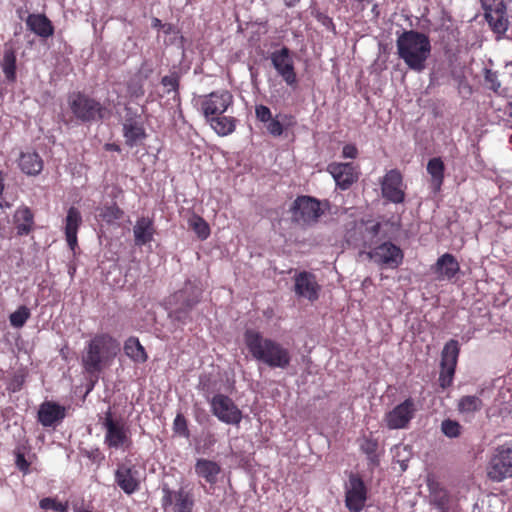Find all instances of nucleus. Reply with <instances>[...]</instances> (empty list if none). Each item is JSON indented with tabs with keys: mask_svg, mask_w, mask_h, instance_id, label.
Masks as SVG:
<instances>
[{
	"mask_svg": "<svg viewBox=\"0 0 512 512\" xmlns=\"http://www.w3.org/2000/svg\"><path fill=\"white\" fill-rule=\"evenodd\" d=\"M244 340L249 352L256 360L271 368L285 369L289 366L290 353L280 343L264 338L261 333L252 329L246 330Z\"/></svg>",
	"mask_w": 512,
	"mask_h": 512,
	"instance_id": "f257e3e1",
	"label": "nucleus"
},
{
	"mask_svg": "<svg viewBox=\"0 0 512 512\" xmlns=\"http://www.w3.org/2000/svg\"><path fill=\"white\" fill-rule=\"evenodd\" d=\"M397 53L409 69L422 72L431 53L430 39L424 33L403 31L396 40Z\"/></svg>",
	"mask_w": 512,
	"mask_h": 512,
	"instance_id": "f03ea898",
	"label": "nucleus"
},
{
	"mask_svg": "<svg viewBox=\"0 0 512 512\" xmlns=\"http://www.w3.org/2000/svg\"><path fill=\"white\" fill-rule=\"evenodd\" d=\"M118 343L108 335L95 336L88 343L83 355L82 364L89 374L102 370V363L116 354Z\"/></svg>",
	"mask_w": 512,
	"mask_h": 512,
	"instance_id": "7ed1b4c3",
	"label": "nucleus"
},
{
	"mask_svg": "<svg viewBox=\"0 0 512 512\" xmlns=\"http://www.w3.org/2000/svg\"><path fill=\"white\" fill-rule=\"evenodd\" d=\"M388 238L383 224L373 220H361L346 234L347 243L355 248L373 249L381 241Z\"/></svg>",
	"mask_w": 512,
	"mask_h": 512,
	"instance_id": "20e7f679",
	"label": "nucleus"
},
{
	"mask_svg": "<svg viewBox=\"0 0 512 512\" xmlns=\"http://www.w3.org/2000/svg\"><path fill=\"white\" fill-rule=\"evenodd\" d=\"M200 300V291L186 284L185 287L174 293L170 299V304L174 305L168 316L172 321L185 324L190 318V311Z\"/></svg>",
	"mask_w": 512,
	"mask_h": 512,
	"instance_id": "39448f33",
	"label": "nucleus"
},
{
	"mask_svg": "<svg viewBox=\"0 0 512 512\" xmlns=\"http://www.w3.org/2000/svg\"><path fill=\"white\" fill-rule=\"evenodd\" d=\"M200 300V291L186 284L185 287L174 293L170 299V304L174 305L168 316L172 321L185 324L190 318V311Z\"/></svg>",
	"mask_w": 512,
	"mask_h": 512,
	"instance_id": "423d86ee",
	"label": "nucleus"
},
{
	"mask_svg": "<svg viewBox=\"0 0 512 512\" xmlns=\"http://www.w3.org/2000/svg\"><path fill=\"white\" fill-rule=\"evenodd\" d=\"M200 300V291L186 284L185 287L174 293L170 299V304L174 305L168 316L172 321L185 324L190 318V311Z\"/></svg>",
	"mask_w": 512,
	"mask_h": 512,
	"instance_id": "0eeeda50",
	"label": "nucleus"
},
{
	"mask_svg": "<svg viewBox=\"0 0 512 512\" xmlns=\"http://www.w3.org/2000/svg\"><path fill=\"white\" fill-rule=\"evenodd\" d=\"M162 499L161 507L167 512L172 508L173 512H192L195 499L189 485H181L177 490L171 489L168 484L161 486Z\"/></svg>",
	"mask_w": 512,
	"mask_h": 512,
	"instance_id": "6e6552de",
	"label": "nucleus"
},
{
	"mask_svg": "<svg viewBox=\"0 0 512 512\" xmlns=\"http://www.w3.org/2000/svg\"><path fill=\"white\" fill-rule=\"evenodd\" d=\"M68 103L74 116L82 122L99 121L104 118L105 108L98 101L82 93L72 94Z\"/></svg>",
	"mask_w": 512,
	"mask_h": 512,
	"instance_id": "1a4fd4ad",
	"label": "nucleus"
},
{
	"mask_svg": "<svg viewBox=\"0 0 512 512\" xmlns=\"http://www.w3.org/2000/svg\"><path fill=\"white\" fill-rule=\"evenodd\" d=\"M292 221L299 225H313L323 214L321 202L311 196H298L290 208Z\"/></svg>",
	"mask_w": 512,
	"mask_h": 512,
	"instance_id": "9d476101",
	"label": "nucleus"
},
{
	"mask_svg": "<svg viewBox=\"0 0 512 512\" xmlns=\"http://www.w3.org/2000/svg\"><path fill=\"white\" fill-rule=\"evenodd\" d=\"M487 475L496 482L512 477V443L495 449L487 466Z\"/></svg>",
	"mask_w": 512,
	"mask_h": 512,
	"instance_id": "9b49d317",
	"label": "nucleus"
},
{
	"mask_svg": "<svg viewBox=\"0 0 512 512\" xmlns=\"http://www.w3.org/2000/svg\"><path fill=\"white\" fill-rule=\"evenodd\" d=\"M360 255H366L379 265L397 268L403 261L402 250L387 239L381 241L371 250H360Z\"/></svg>",
	"mask_w": 512,
	"mask_h": 512,
	"instance_id": "f8f14e48",
	"label": "nucleus"
},
{
	"mask_svg": "<svg viewBox=\"0 0 512 512\" xmlns=\"http://www.w3.org/2000/svg\"><path fill=\"white\" fill-rule=\"evenodd\" d=\"M211 411L221 422L238 425L242 420V412L233 400L224 394H216L210 400Z\"/></svg>",
	"mask_w": 512,
	"mask_h": 512,
	"instance_id": "ddd939ff",
	"label": "nucleus"
},
{
	"mask_svg": "<svg viewBox=\"0 0 512 512\" xmlns=\"http://www.w3.org/2000/svg\"><path fill=\"white\" fill-rule=\"evenodd\" d=\"M416 412L415 400L407 398L385 414L384 422L391 430L406 429Z\"/></svg>",
	"mask_w": 512,
	"mask_h": 512,
	"instance_id": "4468645a",
	"label": "nucleus"
},
{
	"mask_svg": "<svg viewBox=\"0 0 512 512\" xmlns=\"http://www.w3.org/2000/svg\"><path fill=\"white\" fill-rule=\"evenodd\" d=\"M103 426L106 429L105 443L109 447L118 449L130 443L124 423L114 420L110 409L105 414Z\"/></svg>",
	"mask_w": 512,
	"mask_h": 512,
	"instance_id": "2eb2a0df",
	"label": "nucleus"
},
{
	"mask_svg": "<svg viewBox=\"0 0 512 512\" xmlns=\"http://www.w3.org/2000/svg\"><path fill=\"white\" fill-rule=\"evenodd\" d=\"M232 103L233 96L229 91H215L204 96L201 109L205 119H209L212 116L222 115Z\"/></svg>",
	"mask_w": 512,
	"mask_h": 512,
	"instance_id": "dca6fc26",
	"label": "nucleus"
},
{
	"mask_svg": "<svg viewBox=\"0 0 512 512\" xmlns=\"http://www.w3.org/2000/svg\"><path fill=\"white\" fill-rule=\"evenodd\" d=\"M270 59L273 67L285 83L289 86H294L297 83V77L290 50L284 46L280 50L272 52Z\"/></svg>",
	"mask_w": 512,
	"mask_h": 512,
	"instance_id": "f3484780",
	"label": "nucleus"
},
{
	"mask_svg": "<svg viewBox=\"0 0 512 512\" xmlns=\"http://www.w3.org/2000/svg\"><path fill=\"white\" fill-rule=\"evenodd\" d=\"M382 196L390 202L402 203L405 193L402 189V175L397 169L388 171L381 182Z\"/></svg>",
	"mask_w": 512,
	"mask_h": 512,
	"instance_id": "a211bd4d",
	"label": "nucleus"
},
{
	"mask_svg": "<svg viewBox=\"0 0 512 512\" xmlns=\"http://www.w3.org/2000/svg\"><path fill=\"white\" fill-rule=\"evenodd\" d=\"M366 501V488L358 476L351 474L349 487L346 490L345 504L350 512H360Z\"/></svg>",
	"mask_w": 512,
	"mask_h": 512,
	"instance_id": "6ab92c4d",
	"label": "nucleus"
},
{
	"mask_svg": "<svg viewBox=\"0 0 512 512\" xmlns=\"http://www.w3.org/2000/svg\"><path fill=\"white\" fill-rule=\"evenodd\" d=\"M66 416L64 406L56 402L45 401L38 410V421L44 427H52L58 425Z\"/></svg>",
	"mask_w": 512,
	"mask_h": 512,
	"instance_id": "aec40b11",
	"label": "nucleus"
},
{
	"mask_svg": "<svg viewBox=\"0 0 512 512\" xmlns=\"http://www.w3.org/2000/svg\"><path fill=\"white\" fill-rule=\"evenodd\" d=\"M320 286L312 273L303 271L295 276V293L299 297L315 301L318 299Z\"/></svg>",
	"mask_w": 512,
	"mask_h": 512,
	"instance_id": "412c9836",
	"label": "nucleus"
},
{
	"mask_svg": "<svg viewBox=\"0 0 512 512\" xmlns=\"http://www.w3.org/2000/svg\"><path fill=\"white\" fill-rule=\"evenodd\" d=\"M438 280H451L460 271V265L456 257L450 253L441 255L432 267Z\"/></svg>",
	"mask_w": 512,
	"mask_h": 512,
	"instance_id": "4be33fe9",
	"label": "nucleus"
},
{
	"mask_svg": "<svg viewBox=\"0 0 512 512\" xmlns=\"http://www.w3.org/2000/svg\"><path fill=\"white\" fill-rule=\"evenodd\" d=\"M328 171L342 189L349 188L358 178L351 163H332L328 166Z\"/></svg>",
	"mask_w": 512,
	"mask_h": 512,
	"instance_id": "5701e85b",
	"label": "nucleus"
},
{
	"mask_svg": "<svg viewBox=\"0 0 512 512\" xmlns=\"http://www.w3.org/2000/svg\"><path fill=\"white\" fill-rule=\"evenodd\" d=\"M136 474L137 471L132 467L120 464L115 472V481L125 493L132 494L139 488Z\"/></svg>",
	"mask_w": 512,
	"mask_h": 512,
	"instance_id": "b1692460",
	"label": "nucleus"
},
{
	"mask_svg": "<svg viewBox=\"0 0 512 512\" xmlns=\"http://www.w3.org/2000/svg\"><path fill=\"white\" fill-rule=\"evenodd\" d=\"M125 143L134 147L146 138L145 129L140 121L134 117H126L123 123Z\"/></svg>",
	"mask_w": 512,
	"mask_h": 512,
	"instance_id": "393cba45",
	"label": "nucleus"
},
{
	"mask_svg": "<svg viewBox=\"0 0 512 512\" xmlns=\"http://www.w3.org/2000/svg\"><path fill=\"white\" fill-rule=\"evenodd\" d=\"M82 223V216L75 207H70L65 219V235L68 246L71 250H75L77 246V232Z\"/></svg>",
	"mask_w": 512,
	"mask_h": 512,
	"instance_id": "a878e982",
	"label": "nucleus"
},
{
	"mask_svg": "<svg viewBox=\"0 0 512 512\" xmlns=\"http://www.w3.org/2000/svg\"><path fill=\"white\" fill-rule=\"evenodd\" d=\"M429 489V502L434 505L439 512H447L449 509L450 498L448 492L434 479H427Z\"/></svg>",
	"mask_w": 512,
	"mask_h": 512,
	"instance_id": "bb28decb",
	"label": "nucleus"
},
{
	"mask_svg": "<svg viewBox=\"0 0 512 512\" xmlns=\"http://www.w3.org/2000/svg\"><path fill=\"white\" fill-rule=\"evenodd\" d=\"M153 221L148 217H141L133 227L134 241L138 246L146 245L153 240Z\"/></svg>",
	"mask_w": 512,
	"mask_h": 512,
	"instance_id": "cd10ccee",
	"label": "nucleus"
},
{
	"mask_svg": "<svg viewBox=\"0 0 512 512\" xmlns=\"http://www.w3.org/2000/svg\"><path fill=\"white\" fill-rule=\"evenodd\" d=\"M26 25L29 30L43 38L53 35L54 32L51 21L43 14H29Z\"/></svg>",
	"mask_w": 512,
	"mask_h": 512,
	"instance_id": "c85d7f7f",
	"label": "nucleus"
},
{
	"mask_svg": "<svg viewBox=\"0 0 512 512\" xmlns=\"http://www.w3.org/2000/svg\"><path fill=\"white\" fill-rule=\"evenodd\" d=\"M195 472L198 476L204 478L207 483L215 484L217 482V476L221 472V468L218 463L214 461L198 459L195 464Z\"/></svg>",
	"mask_w": 512,
	"mask_h": 512,
	"instance_id": "c756f323",
	"label": "nucleus"
},
{
	"mask_svg": "<svg viewBox=\"0 0 512 512\" xmlns=\"http://www.w3.org/2000/svg\"><path fill=\"white\" fill-rule=\"evenodd\" d=\"M21 170L28 175H37L43 169V162L35 152L22 153L19 160Z\"/></svg>",
	"mask_w": 512,
	"mask_h": 512,
	"instance_id": "7c9ffc66",
	"label": "nucleus"
},
{
	"mask_svg": "<svg viewBox=\"0 0 512 512\" xmlns=\"http://www.w3.org/2000/svg\"><path fill=\"white\" fill-rule=\"evenodd\" d=\"M210 123L213 130L220 136H226L234 132L236 120L234 117L223 115L212 116L206 119Z\"/></svg>",
	"mask_w": 512,
	"mask_h": 512,
	"instance_id": "2f4dec72",
	"label": "nucleus"
},
{
	"mask_svg": "<svg viewBox=\"0 0 512 512\" xmlns=\"http://www.w3.org/2000/svg\"><path fill=\"white\" fill-rule=\"evenodd\" d=\"M444 163L439 157L429 160L427 164V172L431 175L432 185L435 191L440 190L444 179Z\"/></svg>",
	"mask_w": 512,
	"mask_h": 512,
	"instance_id": "473e14b6",
	"label": "nucleus"
},
{
	"mask_svg": "<svg viewBox=\"0 0 512 512\" xmlns=\"http://www.w3.org/2000/svg\"><path fill=\"white\" fill-rule=\"evenodd\" d=\"M124 351L128 357H130L136 362L143 363L148 358L144 347L135 337H130L129 339H127L124 345Z\"/></svg>",
	"mask_w": 512,
	"mask_h": 512,
	"instance_id": "72a5a7b5",
	"label": "nucleus"
},
{
	"mask_svg": "<svg viewBox=\"0 0 512 512\" xmlns=\"http://www.w3.org/2000/svg\"><path fill=\"white\" fill-rule=\"evenodd\" d=\"M1 67L6 79L14 81L16 78V55L11 47L4 50Z\"/></svg>",
	"mask_w": 512,
	"mask_h": 512,
	"instance_id": "f704fd0d",
	"label": "nucleus"
},
{
	"mask_svg": "<svg viewBox=\"0 0 512 512\" xmlns=\"http://www.w3.org/2000/svg\"><path fill=\"white\" fill-rule=\"evenodd\" d=\"M459 344L458 341L451 339L449 340L441 353V364H450L457 365V360L459 356Z\"/></svg>",
	"mask_w": 512,
	"mask_h": 512,
	"instance_id": "c9c22d12",
	"label": "nucleus"
},
{
	"mask_svg": "<svg viewBox=\"0 0 512 512\" xmlns=\"http://www.w3.org/2000/svg\"><path fill=\"white\" fill-rule=\"evenodd\" d=\"M484 13L485 20L496 34H504L508 29L509 21L506 18V14L497 13L495 14Z\"/></svg>",
	"mask_w": 512,
	"mask_h": 512,
	"instance_id": "e433bc0d",
	"label": "nucleus"
},
{
	"mask_svg": "<svg viewBox=\"0 0 512 512\" xmlns=\"http://www.w3.org/2000/svg\"><path fill=\"white\" fill-rule=\"evenodd\" d=\"M482 400L474 395H466L459 399L458 410L461 413H473L482 408Z\"/></svg>",
	"mask_w": 512,
	"mask_h": 512,
	"instance_id": "4c0bfd02",
	"label": "nucleus"
},
{
	"mask_svg": "<svg viewBox=\"0 0 512 512\" xmlns=\"http://www.w3.org/2000/svg\"><path fill=\"white\" fill-rule=\"evenodd\" d=\"M188 224L200 239L205 240L210 235L209 225L202 217L193 214L189 218Z\"/></svg>",
	"mask_w": 512,
	"mask_h": 512,
	"instance_id": "58836bf2",
	"label": "nucleus"
},
{
	"mask_svg": "<svg viewBox=\"0 0 512 512\" xmlns=\"http://www.w3.org/2000/svg\"><path fill=\"white\" fill-rule=\"evenodd\" d=\"M99 217L107 222L112 223L123 216V211L117 206L116 203L105 205L99 209Z\"/></svg>",
	"mask_w": 512,
	"mask_h": 512,
	"instance_id": "ea45409f",
	"label": "nucleus"
},
{
	"mask_svg": "<svg viewBox=\"0 0 512 512\" xmlns=\"http://www.w3.org/2000/svg\"><path fill=\"white\" fill-rule=\"evenodd\" d=\"M378 442L374 439H364L361 443V450L367 455L369 461L374 466L379 464L377 455Z\"/></svg>",
	"mask_w": 512,
	"mask_h": 512,
	"instance_id": "a19ab883",
	"label": "nucleus"
},
{
	"mask_svg": "<svg viewBox=\"0 0 512 512\" xmlns=\"http://www.w3.org/2000/svg\"><path fill=\"white\" fill-rule=\"evenodd\" d=\"M30 317V310L26 306H20L16 311L10 314L9 320L11 326L21 328Z\"/></svg>",
	"mask_w": 512,
	"mask_h": 512,
	"instance_id": "79ce46f5",
	"label": "nucleus"
},
{
	"mask_svg": "<svg viewBox=\"0 0 512 512\" xmlns=\"http://www.w3.org/2000/svg\"><path fill=\"white\" fill-rule=\"evenodd\" d=\"M484 81L488 89L492 90L496 94H501V82L497 71L485 68Z\"/></svg>",
	"mask_w": 512,
	"mask_h": 512,
	"instance_id": "37998d69",
	"label": "nucleus"
},
{
	"mask_svg": "<svg viewBox=\"0 0 512 512\" xmlns=\"http://www.w3.org/2000/svg\"><path fill=\"white\" fill-rule=\"evenodd\" d=\"M462 426L455 420L445 419L441 423L442 433L449 438H456L461 434Z\"/></svg>",
	"mask_w": 512,
	"mask_h": 512,
	"instance_id": "c03bdc74",
	"label": "nucleus"
},
{
	"mask_svg": "<svg viewBox=\"0 0 512 512\" xmlns=\"http://www.w3.org/2000/svg\"><path fill=\"white\" fill-rule=\"evenodd\" d=\"M485 13L506 14V4L503 0H480Z\"/></svg>",
	"mask_w": 512,
	"mask_h": 512,
	"instance_id": "a18cd8bd",
	"label": "nucleus"
},
{
	"mask_svg": "<svg viewBox=\"0 0 512 512\" xmlns=\"http://www.w3.org/2000/svg\"><path fill=\"white\" fill-rule=\"evenodd\" d=\"M179 82L180 76L176 72L166 75L161 79V84L167 88V93L173 91L178 94Z\"/></svg>",
	"mask_w": 512,
	"mask_h": 512,
	"instance_id": "49530a36",
	"label": "nucleus"
},
{
	"mask_svg": "<svg viewBox=\"0 0 512 512\" xmlns=\"http://www.w3.org/2000/svg\"><path fill=\"white\" fill-rule=\"evenodd\" d=\"M40 508L43 510H55L59 512H67L68 511V505L67 503H61L57 502L55 499L52 498H43L40 503Z\"/></svg>",
	"mask_w": 512,
	"mask_h": 512,
	"instance_id": "de8ad7c7",
	"label": "nucleus"
},
{
	"mask_svg": "<svg viewBox=\"0 0 512 512\" xmlns=\"http://www.w3.org/2000/svg\"><path fill=\"white\" fill-rule=\"evenodd\" d=\"M174 431L180 435L188 436L187 421L182 414H177L173 423Z\"/></svg>",
	"mask_w": 512,
	"mask_h": 512,
	"instance_id": "09e8293b",
	"label": "nucleus"
},
{
	"mask_svg": "<svg viewBox=\"0 0 512 512\" xmlns=\"http://www.w3.org/2000/svg\"><path fill=\"white\" fill-rule=\"evenodd\" d=\"M314 16L322 26L331 31L333 34H336V28L331 17L319 11H317Z\"/></svg>",
	"mask_w": 512,
	"mask_h": 512,
	"instance_id": "8fccbe9b",
	"label": "nucleus"
},
{
	"mask_svg": "<svg viewBox=\"0 0 512 512\" xmlns=\"http://www.w3.org/2000/svg\"><path fill=\"white\" fill-rule=\"evenodd\" d=\"M15 455V464L17 468L24 474H27L29 472L30 463L25 459L24 454L19 449L15 451Z\"/></svg>",
	"mask_w": 512,
	"mask_h": 512,
	"instance_id": "3c124183",
	"label": "nucleus"
},
{
	"mask_svg": "<svg viewBox=\"0 0 512 512\" xmlns=\"http://www.w3.org/2000/svg\"><path fill=\"white\" fill-rule=\"evenodd\" d=\"M255 114L257 119L260 120L261 122H268L272 118L270 109L264 105L256 106Z\"/></svg>",
	"mask_w": 512,
	"mask_h": 512,
	"instance_id": "603ef678",
	"label": "nucleus"
},
{
	"mask_svg": "<svg viewBox=\"0 0 512 512\" xmlns=\"http://www.w3.org/2000/svg\"><path fill=\"white\" fill-rule=\"evenodd\" d=\"M15 218L17 221H23L25 223H33V214L31 210L27 207L18 209L15 213Z\"/></svg>",
	"mask_w": 512,
	"mask_h": 512,
	"instance_id": "864d4df0",
	"label": "nucleus"
},
{
	"mask_svg": "<svg viewBox=\"0 0 512 512\" xmlns=\"http://www.w3.org/2000/svg\"><path fill=\"white\" fill-rule=\"evenodd\" d=\"M266 128L273 136H280L283 132V125L278 120L272 118L268 121Z\"/></svg>",
	"mask_w": 512,
	"mask_h": 512,
	"instance_id": "5fc2aeb1",
	"label": "nucleus"
},
{
	"mask_svg": "<svg viewBox=\"0 0 512 512\" xmlns=\"http://www.w3.org/2000/svg\"><path fill=\"white\" fill-rule=\"evenodd\" d=\"M25 382V376L23 374H15L9 383L8 389L13 392L19 391Z\"/></svg>",
	"mask_w": 512,
	"mask_h": 512,
	"instance_id": "6e6d98bb",
	"label": "nucleus"
},
{
	"mask_svg": "<svg viewBox=\"0 0 512 512\" xmlns=\"http://www.w3.org/2000/svg\"><path fill=\"white\" fill-rule=\"evenodd\" d=\"M357 154H358V150L352 144H347L342 149V155L344 158L354 159V158H356Z\"/></svg>",
	"mask_w": 512,
	"mask_h": 512,
	"instance_id": "4d7b16f0",
	"label": "nucleus"
},
{
	"mask_svg": "<svg viewBox=\"0 0 512 512\" xmlns=\"http://www.w3.org/2000/svg\"><path fill=\"white\" fill-rule=\"evenodd\" d=\"M456 366L450 364H441V372L440 375L447 376V378L453 380V376L455 373Z\"/></svg>",
	"mask_w": 512,
	"mask_h": 512,
	"instance_id": "13d9d810",
	"label": "nucleus"
},
{
	"mask_svg": "<svg viewBox=\"0 0 512 512\" xmlns=\"http://www.w3.org/2000/svg\"><path fill=\"white\" fill-rule=\"evenodd\" d=\"M32 223H20L17 225V232L19 235H27L31 231Z\"/></svg>",
	"mask_w": 512,
	"mask_h": 512,
	"instance_id": "bf43d9fd",
	"label": "nucleus"
},
{
	"mask_svg": "<svg viewBox=\"0 0 512 512\" xmlns=\"http://www.w3.org/2000/svg\"><path fill=\"white\" fill-rule=\"evenodd\" d=\"M452 381L451 379L447 378V376H444V375H439V385L445 389L447 387H449L451 384H452Z\"/></svg>",
	"mask_w": 512,
	"mask_h": 512,
	"instance_id": "052dcab7",
	"label": "nucleus"
},
{
	"mask_svg": "<svg viewBox=\"0 0 512 512\" xmlns=\"http://www.w3.org/2000/svg\"><path fill=\"white\" fill-rule=\"evenodd\" d=\"M401 450L407 455L409 456L410 455V451H409V448L408 446H403V447H396V456H400V457H403V454H401Z\"/></svg>",
	"mask_w": 512,
	"mask_h": 512,
	"instance_id": "680f3d73",
	"label": "nucleus"
},
{
	"mask_svg": "<svg viewBox=\"0 0 512 512\" xmlns=\"http://www.w3.org/2000/svg\"><path fill=\"white\" fill-rule=\"evenodd\" d=\"M397 462L400 464V467H401V470L402 471H405L408 467V456L406 458H403V459H397Z\"/></svg>",
	"mask_w": 512,
	"mask_h": 512,
	"instance_id": "e2e57ef3",
	"label": "nucleus"
},
{
	"mask_svg": "<svg viewBox=\"0 0 512 512\" xmlns=\"http://www.w3.org/2000/svg\"><path fill=\"white\" fill-rule=\"evenodd\" d=\"M300 0H284L287 7H294Z\"/></svg>",
	"mask_w": 512,
	"mask_h": 512,
	"instance_id": "0e129e2a",
	"label": "nucleus"
},
{
	"mask_svg": "<svg viewBox=\"0 0 512 512\" xmlns=\"http://www.w3.org/2000/svg\"><path fill=\"white\" fill-rule=\"evenodd\" d=\"M4 191V176L2 171H0V195H2Z\"/></svg>",
	"mask_w": 512,
	"mask_h": 512,
	"instance_id": "69168bd1",
	"label": "nucleus"
},
{
	"mask_svg": "<svg viewBox=\"0 0 512 512\" xmlns=\"http://www.w3.org/2000/svg\"><path fill=\"white\" fill-rule=\"evenodd\" d=\"M106 148H107L108 150L120 151L119 146H118V145H116V144H107V145H106Z\"/></svg>",
	"mask_w": 512,
	"mask_h": 512,
	"instance_id": "338daca9",
	"label": "nucleus"
},
{
	"mask_svg": "<svg viewBox=\"0 0 512 512\" xmlns=\"http://www.w3.org/2000/svg\"><path fill=\"white\" fill-rule=\"evenodd\" d=\"M133 94L135 96H140V95H143L144 94V91L141 87H139L138 89H135V91H133Z\"/></svg>",
	"mask_w": 512,
	"mask_h": 512,
	"instance_id": "774afa93",
	"label": "nucleus"
}]
</instances>
